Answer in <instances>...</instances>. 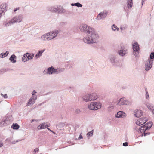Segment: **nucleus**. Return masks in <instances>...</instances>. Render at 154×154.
<instances>
[{
    "label": "nucleus",
    "mask_w": 154,
    "mask_h": 154,
    "mask_svg": "<svg viewBox=\"0 0 154 154\" xmlns=\"http://www.w3.org/2000/svg\"><path fill=\"white\" fill-rule=\"evenodd\" d=\"M79 29L81 32L87 34L83 38L85 43L90 44L97 42L99 36L94 29L87 25H84L80 26Z\"/></svg>",
    "instance_id": "f257e3e1"
},
{
    "label": "nucleus",
    "mask_w": 154,
    "mask_h": 154,
    "mask_svg": "<svg viewBox=\"0 0 154 154\" xmlns=\"http://www.w3.org/2000/svg\"><path fill=\"white\" fill-rule=\"evenodd\" d=\"M48 11L56 14H69L70 12L64 9L61 6L55 5L49 6L47 8Z\"/></svg>",
    "instance_id": "f03ea898"
},
{
    "label": "nucleus",
    "mask_w": 154,
    "mask_h": 154,
    "mask_svg": "<svg viewBox=\"0 0 154 154\" xmlns=\"http://www.w3.org/2000/svg\"><path fill=\"white\" fill-rule=\"evenodd\" d=\"M97 98V94L93 93L91 94H86L82 97L83 100L85 102H88L96 100Z\"/></svg>",
    "instance_id": "7ed1b4c3"
},
{
    "label": "nucleus",
    "mask_w": 154,
    "mask_h": 154,
    "mask_svg": "<svg viewBox=\"0 0 154 154\" xmlns=\"http://www.w3.org/2000/svg\"><path fill=\"white\" fill-rule=\"evenodd\" d=\"M101 104L99 102H92L88 105V108L90 110H96L100 109Z\"/></svg>",
    "instance_id": "20e7f679"
},
{
    "label": "nucleus",
    "mask_w": 154,
    "mask_h": 154,
    "mask_svg": "<svg viewBox=\"0 0 154 154\" xmlns=\"http://www.w3.org/2000/svg\"><path fill=\"white\" fill-rule=\"evenodd\" d=\"M110 61L113 65L117 66L119 65V60L115 55H110L109 56Z\"/></svg>",
    "instance_id": "39448f33"
},
{
    "label": "nucleus",
    "mask_w": 154,
    "mask_h": 154,
    "mask_svg": "<svg viewBox=\"0 0 154 154\" xmlns=\"http://www.w3.org/2000/svg\"><path fill=\"white\" fill-rule=\"evenodd\" d=\"M132 49L134 55L137 57L138 56L140 50L139 45L137 42H135L132 44Z\"/></svg>",
    "instance_id": "423d86ee"
},
{
    "label": "nucleus",
    "mask_w": 154,
    "mask_h": 154,
    "mask_svg": "<svg viewBox=\"0 0 154 154\" xmlns=\"http://www.w3.org/2000/svg\"><path fill=\"white\" fill-rule=\"evenodd\" d=\"M117 104L120 106L123 105H129L131 104V102L126 100L125 98L122 97L119 99Z\"/></svg>",
    "instance_id": "0eeeda50"
},
{
    "label": "nucleus",
    "mask_w": 154,
    "mask_h": 154,
    "mask_svg": "<svg viewBox=\"0 0 154 154\" xmlns=\"http://www.w3.org/2000/svg\"><path fill=\"white\" fill-rule=\"evenodd\" d=\"M23 18V15L20 14L13 17L11 20V23L14 24L15 23H20L21 22Z\"/></svg>",
    "instance_id": "6e6552de"
},
{
    "label": "nucleus",
    "mask_w": 154,
    "mask_h": 154,
    "mask_svg": "<svg viewBox=\"0 0 154 154\" xmlns=\"http://www.w3.org/2000/svg\"><path fill=\"white\" fill-rule=\"evenodd\" d=\"M153 60L148 59L145 64V70L146 71L149 70L152 66Z\"/></svg>",
    "instance_id": "1a4fd4ad"
},
{
    "label": "nucleus",
    "mask_w": 154,
    "mask_h": 154,
    "mask_svg": "<svg viewBox=\"0 0 154 154\" xmlns=\"http://www.w3.org/2000/svg\"><path fill=\"white\" fill-rule=\"evenodd\" d=\"M60 29L55 30L54 31L50 32H49L51 40L54 38L58 34L60 33Z\"/></svg>",
    "instance_id": "9d476101"
},
{
    "label": "nucleus",
    "mask_w": 154,
    "mask_h": 154,
    "mask_svg": "<svg viewBox=\"0 0 154 154\" xmlns=\"http://www.w3.org/2000/svg\"><path fill=\"white\" fill-rule=\"evenodd\" d=\"M1 10L0 11V18L2 16V13H4L7 9V5L5 3H2L0 6Z\"/></svg>",
    "instance_id": "9b49d317"
},
{
    "label": "nucleus",
    "mask_w": 154,
    "mask_h": 154,
    "mask_svg": "<svg viewBox=\"0 0 154 154\" xmlns=\"http://www.w3.org/2000/svg\"><path fill=\"white\" fill-rule=\"evenodd\" d=\"M49 32L44 34L41 37V39L42 41H49L51 40Z\"/></svg>",
    "instance_id": "f8f14e48"
},
{
    "label": "nucleus",
    "mask_w": 154,
    "mask_h": 154,
    "mask_svg": "<svg viewBox=\"0 0 154 154\" xmlns=\"http://www.w3.org/2000/svg\"><path fill=\"white\" fill-rule=\"evenodd\" d=\"M107 12H102L99 13L97 15L96 19L98 20H100L106 17L107 15Z\"/></svg>",
    "instance_id": "ddd939ff"
},
{
    "label": "nucleus",
    "mask_w": 154,
    "mask_h": 154,
    "mask_svg": "<svg viewBox=\"0 0 154 154\" xmlns=\"http://www.w3.org/2000/svg\"><path fill=\"white\" fill-rule=\"evenodd\" d=\"M47 70V73L49 75H52V74H56V69L54 68L52 66L48 68Z\"/></svg>",
    "instance_id": "4468645a"
},
{
    "label": "nucleus",
    "mask_w": 154,
    "mask_h": 154,
    "mask_svg": "<svg viewBox=\"0 0 154 154\" xmlns=\"http://www.w3.org/2000/svg\"><path fill=\"white\" fill-rule=\"evenodd\" d=\"M50 126L49 124L48 125L47 122H45L39 125L37 127L38 130L46 128Z\"/></svg>",
    "instance_id": "2eb2a0df"
},
{
    "label": "nucleus",
    "mask_w": 154,
    "mask_h": 154,
    "mask_svg": "<svg viewBox=\"0 0 154 154\" xmlns=\"http://www.w3.org/2000/svg\"><path fill=\"white\" fill-rule=\"evenodd\" d=\"M126 114L123 111H119L117 113V114L116 115V117L117 118H125L126 117Z\"/></svg>",
    "instance_id": "dca6fc26"
},
{
    "label": "nucleus",
    "mask_w": 154,
    "mask_h": 154,
    "mask_svg": "<svg viewBox=\"0 0 154 154\" xmlns=\"http://www.w3.org/2000/svg\"><path fill=\"white\" fill-rule=\"evenodd\" d=\"M127 50L125 48H121L120 50L118 51V54L122 57L124 56L126 54Z\"/></svg>",
    "instance_id": "f3484780"
},
{
    "label": "nucleus",
    "mask_w": 154,
    "mask_h": 154,
    "mask_svg": "<svg viewBox=\"0 0 154 154\" xmlns=\"http://www.w3.org/2000/svg\"><path fill=\"white\" fill-rule=\"evenodd\" d=\"M8 123V120L7 119H2L0 120V126L3 127L6 126Z\"/></svg>",
    "instance_id": "a211bd4d"
},
{
    "label": "nucleus",
    "mask_w": 154,
    "mask_h": 154,
    "mask_svg": "<svg viewBox=\"0 0 154 154\" xmlns=\"http://www.w3.org/2000/svg\"><path fill=\"white\" fill-rule=\"evenodd\" d=\"M134 115L137 117H139L142 115V112L140 110H137L134 111Z\"/></svg>",
    "instance_id": "6ab92c4d"
},
{
    "label": "nucleus",
    "mask_w": 154,
    "mask_h": 154,
    "mask_svg": "<svg viewBox=\"0 0 154 154\" xmlns=\"http://www.w3.org/2000/svg\"><path fill=\"white\" fill-rule=\"evenodd\" d=\"M148 130L147 128L146 127V125H144L140 127L137 131L139 133H142L143 132H145L146 130Z\"/></svg>",
    "instance_id": "aec40b11"
},
{
    "label": "nucleus",
    "mask_w": 154,
    "mask_h": 154,
    "mask_svg": "<svg viewBox=\"0 0 154 154\" xmlns=\"http://www.w3.org/2000/svg\"><path fill=\"white\" fill-rule=\"evenodd\" d=\"M17 57L14 54H12L10 57L9 59L11 62H12L13 63H14L16 62V59Z\"/></svg>",
    "instance_id": "412c9836"
},
{
    "label": "nucleus",
    "mask_w": 154,
    "mask_h": 154,
    "mask_svg": "<svg viewBox=\"0 0 154 154\" xmlns=\"http://www.w3.org/2000/svg\"><path fill=\"white\" fill-rule=\"evenodd\" d=\"M44 51V50L39 51H38V53L35 55V57L37 59L38 58H39L40 57V56H42V53Z\"/></svg>",
    "instance_id": "4be33fe9"
},
{
    "label": "nucleus",
    "mask_w": 154,
    "mask_h": 154,
    "mask_svg": "<svg viewBox=\"0 0 154 154\" xmlns=\"http://www.w3.org/2000/svg\"><path fill=\"white\" fill-rule=\"evenodd\" d=\"M65 70L64 68H58L56 69V74H59L63 72Z\"/></svg>",
    "instance_id": "5701e85b"
},
{
    "label": "nucleus",
    "mask_w": 154,
    "mask_h": 154,
    "mask_svg": "<svg viewBox=\"0 0 154 154\" xmlns=\"http://www.w3.org/2000/svg\"><path fill=\"white\" fill-rule=\"evenodd\" d=\"M26 54L27 55V57L28 60L29 59H32L34 56L33 54H30L28 53H26Z\"/></svg>",
    "instance_id": "b1692460"
},
{
    "label": "nucleus",
    "mask_w": 154,
    "mask_h": 154,
    "mask_svg": "<svg viewBox=\"0 0 154 154\" xmlns=\"http://www.w3.org/2000/svg\"><path fill=\"white\" fill-rule=\"evenodd\" d=\"M145 125H146V127L147 128L148 130L150 129L152 125V122H149Z\"/></svg>",
    "instance_id": "393cba45"
},
{
    "label": "nucleus",
    "mask_w": 154,
    "mask_h": 154,
    "mask_svg": "<svg viewBox=\"0 0 154 154\" xmlns=\"http://www.w3.org/2000/svg\"><path fill=\"white\" fill-rule=\"evenodd\" d=\"M71 5L72 6H75L78 7H82V5L79 2L72 3Z\"/></svg>",
    "instance_id": "a878e982"
},
{
    "label": "nucleus",
    "mask_w": 154,
    "mask_h": 154,
    "mask_svg": "<svg viewBox=\"0 0 154 154\" xmlns=\"http://www.w3.org/2000/svg\"><path fill=\"white\" fill-rule=\"evenodd\" d=\"M11 127L14 129H18L19 128V125L17 124H13L12 126Z\"/></svg>",
    "instance_id": "bb28decb"
},
{
    "label": "nucleus",
    "mask_w": 154,
    "mask_h": 154,
    "mask_svg": "<svg viewBox=\"0 0 154 154\" xmlns=\"http://www.w3.org/2000/svg\"><path fill=\"white\" fill-rule=\"evenodd\" d=\"M140 121H142V125L146 123L147 121V118L146 117L142 118L139 119Z\"/></svg>",
    "instance_id": "cd10ccee"
},
{
    "label": "nucleus",
    "mask_w": 154,
    "mask_h": 154,
    "mask_svg": "<svg viewBox=\"0 0 154 154\" xmlns=\"http://www.w3.org/2000/svg\"><path fill=\"white\" fill-rule=\"evenodd\" d=\"M35 102V101L32 99L31 98H30L29 100V101L27 103V106H28L29 105H32Z\"/></svg>",
    "instance_id": "c85d7f7f"
},
{
    "label": "nucleus",
    "mask_w": 154,
    "mask_h": 154,
    "mask_svg": "<svg viewBox=\"0 0 154 154\" xmlns=\"http://www.w3.org/2000/svg\"><path fill=\"white\" fill-rule=\"evenodd\" d=\"M28 60V59L27 58V55L26 54H24L22 58V61L23 62H25Z\"/></svg>",
    "instance_id": "c756f323"
},
{
    "label": "nucleus",
    "mask_w": 154,
    "mask_h": 154,
    "mask_svg": "<svg viewBox=\"0 0 154 154\" xmlns=\"http://www.w3.org/2000/svg\"><path fill=\"white\" fill-rule=\"evenodd\" d=\"M133 4L132 0H128L127 2V6L128 8H131Z\"/></svg>",
    "instance_id": "7c9ffc66"
},
{
    "label": "nucleus",
    "mask_w": 154,
    "mask_h": 154,
    "mask_svg": "<svg viewBox=\"0 0 154 154\" xmlns=\"http://www.w3.org/2000/svg\"><path fill=\"white\" fill-rule=\"evenodd\" d=\"M11 20L8 21V23H6L4 25V26L5 27H8L10 26L11 25L13 24L12 23H11Z\"/></svg>",
    "instance_id": "2f4dec72"
},
{
    "label": "nucleus",
    "mask_w": 154,
    "mask_h": 154,
    "mask_svg": "<svg viewBox=\"0 0 154 154\" xmlns=\"http://www.w3.org/2000/svg\"><path fill=\"white\" fill-rule=\"evenodd\" d=\"M142 121H140V120L139 119V120H137L136 122V124L140 126L142 125Z\"/></svg>",
    "instance_id": "473e14b6"
},
{
    "label": "nucleus",
    "mask_w": 154,
    "mask_h": 154,
    "mask_svg": "<svg viewBox=\"0 0 154 154\" xmlns=\"http://www.w3.org/2000/svg\"><path fill=\"white\" fill-rule=\"evenodd\" d=\"M93 133V130H92L89 132H88L87 134L88 137L92 136Z\"/></svg>",
    "instance_id": "72a5a7b5"
},
{
    "label": "nucleus",
    "mask_w": 154,
    "mask_h": 154,
    "mask_svg": "<svg viewBox=\"0 0 154 154\" xmlns=\"http://www.w3.org/2000/svg\"><path fill=\"white\" fill-rule=\"evenodd\" d=\"M67 24V23L66 22H60L59 24V26H60L63 27L66 25Z\"/></svg>",
    "instance_id": "f704fd0d"
},
{
    "label": "nucleus",
    "mask_w": 154,
    "mask_h": 154,
    "mask_svg": "<svg viewBox=\"0 0 154 154\" xmlns=\"http://www.w3.org/2000/svg\"><path fill=\"white\" fill-rule=\"evenodd\" d=\"M154 58V52H152L150 55V59L151 60Z\"/></svg>",
    "instance_id": "c9c22d12"
},
{
    "label": "nucleus",
    "mask_w": 154,
    "mask_h": 154,
    "mask_svg": "<svg viewBox=\"0 0 154 154\" xmlns=\"http://www.w3.org/2000/svg\"><path fill=\"white\" fill-rule=\"evenodd\" d=\"M117 28V26L115 24H114L112 25V29L113 31H115Z\"/></svg>",
    "instance_id": "e433bc0d"
},
{
    "label": "nucleus",
    "mask_w": 154,
    "mask_h": 154,
    "mask_svg": "<svg viewBox=\"0 0 154 154\" xmlns=\"http://www.w3.org/2000/svg\"><path fill=\"white\" fill-rule=\"evenodd\" d=\"M37 96L36 95H32V96L31 97L32 99L35 101V100L37 99Z\"/></svg>",
    "instance_id": "4c0bfd02"
},
{
    "label": "nucleus",
    "mask_w": 154,
    "mask_h": 154,
    "mask_svg": "<svg viewBox=\"0 0 154 154\" xmlns=\"http://www.w3.org/2000/svg\"><path fill=\"white\" fill-rule=\"evenodd\" d=\"M114 109V106H109L108 107V110L109 111H111Z\"/></svg>",
    "instance_id": "58836bf2"
},
{
    "label": "nucleus",
    "mask_w": 154,
    "mask_h": 154,
    "mask_svg": "<svg viewBox=\"0 0 154 154\" xmlns=\"http://www.w3.org/2000/svg\"><path fill=\"white\" fill-rule=\"evenodd\" d=\"M3 53L5 57L8 55L9 52L8 51H6L5 53Z\"/></svg>",
    "instance_id": "ea45409f"
},
{
    "label": "nucleus",
    "mask_w": 154,
    "mask_h": 154,
    "mask_svg": "<svg viewBox=\"0 0 154 154\" xmlns=\"http://www.w3.org/2000/svg\"><path fill=\"white\" fill-rule=\"evenodd\" d=\"M80 112L79 109H77L75 111V113L76 114H79Z\"/></svg>",
    "instance_id": "a19ab883"
},
{
    "label": "nucleus",
    "mask_w": 154,
    "mask_h": 154,
    "mask_svg": "<svg viewBox=\"0 0 154 154\" xmlns=\"http://www.w3.org/2000/svg\"><path fill=\"white\" fill-rule=\"evenodd\" d=\"M1 95L3 97L5 98H8V96L6 94H2L1 93Z\"/></svg>",
    "instance_id": "79ce46f5"
},
{
    "label": "nucleus",
    "mask_w": 154,
    "mask_h": 154,
    "mask_svg": "<svg viewBox=\"0 0 154 154\" xmlns=\"http://www.w3.org/2000/svg\"><path fill=\"white\" fill-rule=\"evenodd\" d=\"M39 150L38 148H35V149H34V150L33 152H34V153H36V152H37L38 151H39Z\"/></svg>",
    "instance_id": "37998d69"
},
{
    "label": "nucleus",
    "mask_w": 154,
    "mask_h": 154,
    "mask_svg": "<svg viewBox=\"0 0 154 154\" xmlns=\"http://www.w3.org/2000/svg\"><path fill=\"white\" fill-rule=\"evenodd\" d=\"M123 145L125 146H128V143L127 142L124 143H123Z\"/></svg>",
    "instance_id": "c03bdc74"
},
{
    "label": "nucleus",
    "mask_w": 154,
    "mask_h": 154,
    "mask_svg": "<svg viewBox=\"0 0 154 154\" xmlns=\"http://www.w3.org/2000/svg\"><path fill=\"white\" fill-rule=\"evenodd\" d=\"M0 57L1 58H4L5 57L4 56V55L3 53L0 54Z\"/></svg>",
    "instance_id": "a18cd8bd"
},
{
    "label": "nucleus",
    "mask_w": 154,
    "mask_h": 154,
    "mask_svg": "<svg viewBox=\"0 0 154 154\" xmlns=\"http://www.w3.org/2000/svg\"><path fill=\"white\" fill-rule=\"evenodd\" d=\"M21 140H17L16 141H13L12 142V143L13 144H15V143H16V142H17L20 141Z\"/></svg>",
    "instance_id": "49530a36"
},
{
    "label": "nucleus",
    "mask_w": 154,
    "mask_h": 154,
    "mask_svg": "<svg viewBox=\"0 0 154 154\" xmlns=\"http://www.w3.org/2000/svg\"><path fill=\"white\" fill-rule=\"evenodd\" d=\"M36 92L35 91V90H33V91L32 92V95H34V94L36 93Z\"/></svg>",
    "instance_id": "de8ad7c7"
},
{
    "label": "nucleus",
    "mask_w": 154,
    "mask_h": 154,
    "mask_svg": "<svg viewBox=\"0 0 154 154\" xmlns=\"http://www.w3.org/2000/svg\"><path fill=\"white\" fill-rule=\"evenodd\" d=\"M148 108L150 110H151L152 111V110L153 109V107L151 106H149Z\"/></svg>",
    "instance_id": "09e8293b"
},
{
    "label": "nucleus",
    "mask_w": 154,
    "mask_h": 154,
    "mask_svg": "<svg viewBox=\"0 0 154 154\" xmlns=\"http://www.w3.org/2000/svg\"><path fill=\"white\" fill-rule=\"evenodd\" d=\"M35 121H38L35 119H33L31 120V123L32 122H33Z\"/></svg>",
    "instance_id": "8fccbe9b"
},
{
    "label": "nucleus",
    "mask_w": 154,
    "mask_h": 154,
    "mask_svg": "<svg viewBox=\"0 0 154 154\" xmlns=\"http://www.w3.org/2000/svg\"><path fill=\"white\" fill-rule=\"evenodd\" d=\"M120 29L122 31L124 30L125 29V27H120Z\"/></svg>",
    "instance_id": "3c124183"
},
{
    "label": "nucleus",
    "mask_w": 154,
    "mask_h": 154,
    "mask_svg": "<svg viewBox=\"0 0 154 154\" xmlns=\"http://www.w3.org/2000/svg\"><path fill=\"white\" fill-rule=\"evenodd\" d=\"M150 134L149 133H145V132H144V136L147 135L148 134Z\"/></svg>",
    "instance_id": "603ef678"
},
{
    "label": "nucleus",
    "mask_w": 154,
    "mask_h": 154,
    "mask_svg": "<svg viewBox=\"0 0 154 154\" xmlns=\"http://www.w3.org/2000/svg\"><path fill=\"white\" fill-rule=\"evenodd\" d=\"M82 138H83L82 136V135H80L78 139L79 140H80V139H82Z\"/></svg>",
    "instance_id": "864d4df0"
},
{
    "label": "nucleus",
    "mask_w": 154,
    "mask_h": 154,
    "mask_svg": "<svg viewBox=\"0 0 154 154\" xmlns=\"http://www.w3.org/2000/svg\"><path fill=\"white\" fill-rule=\"evenodd\" d=\"M3 146V143L1 141H0V147H2Z\"/></svg>",
    "instance_id": "5fc2aeb1"
},
{
    "label": "nucleus",
    "mask_w": 154,
    "mask_h": 154,
    "mask_svg": "<svg viewBox=\"0 0 154 154\" xmlns=\"http://www.w3.org/2000/svg\"><path fill=\"white\" fill-rule=\"evenodd\" d=\"M146 98L147 99H148L149 98V95H148L147 96H146Z\"/></svg>",
    "instance_id": "6e6d98bb"
},
{
    "label": "nucleus",
    "mask_w": 154,
    "mask_h": 154,
    "mask_svg": "<svg viewBox=\"0 0 154 154\" xmlns=\"http://www.w3.org/2000/svg\"><path fill=\"white\" fill-rule=\"evenodd\" d=\"M18 9L17 8H16L14 9V11L15 12Z\"/></svg>",
    "instance_id": "4d7b16f0"
},
{
    "label": "nucleus",
    "mask_w": 154,
    "mask_h": 154,
    "mask_svg": "<svg viewBox=\"0 0 154 154\" xmlns=\"http://www.w3.org/2000/svg\"><path fill=\"white\" fill-rule=\"evenodd\" d=\"M43 103H40V104H39L38 105V106H41V105H42V104Z\"/></svg>",
    "instance_id": "13d9d810"
},
{
    "label": "nucleus",
    "mask_w": 154,
    "mask_h": 154,
    "mask_svg": "<svg viewBox=\"0 0 154 154\" xmlns=\"http://www.w3.org/2000/svg\"><path fill=\"white\" fill-rule=\"evenodd\" d=\"M152 112L153 114H154V108L153 109V110H152Z\"/></svg>",
    "instance_id": "bf43d9fd"
},
{
    "label": "nucleus",
    "mask_w": 154,
    "mask_h": 154,
    "mask_svg": "<svg viewBox=\"0 0 154 154\" xmlns=\"http://www.w3.org/2000/svg\"><path fill=\"white\" fill-rule=\"evenodd\" d=\"M117 29V31H119V28L117 27V29Z\"/></svg>",
    "instance_id": "052dcab7"
},
{
    "label": "nucleus",
    "mask_w": 154,
    "mask_h": 154,
    "mask_svg": "<svg viewBox=\"0 0 154 154\" xmlns=\"http://www.w3.org/2000/svg\"><path fill=\"white\" fill-rule=\"evenodd\" d=\"M50 131L53 132V133H54V132H53L51 130H50Z\"/></svg>",
    "instance_id": "680f3d73"
},
{
    "label": "nucleus",
    "mask_w": 154,
    "mask_h": 154,
    "mask_svg": "<svg viewBox=\"0 0 154 154\" xmlns=\"http://www.w3.org/2000/svg\"><path fill=\"white\" fill-rule=\"evenodd\" d=\"M47 129H48V130H49V131H50V130H51L50 129V128H47Z\"/></svg>",
    "instance_id": "e2e57ef3"
},
{
    "label": "nucleus",
    "mask_w": 154,
    "mask_h": 154,
    "mask_svg": "<svg viewBox=\"0 0 154 154\" xmlns=\"http://www.w3.org/2000/svg\"><path fill=\"white\" fill-rule=\"evenodd\" d=\"M61 125H64V124L63 123H61Z\"/></svg>",
    "instance_id": "0e129e2a"
},
{
    "label": "nucleus",
    "mask_w": 154,
    "mask_h": 154,
    "mask_svg": "<svg viewBox=\"0 0 154 154\" xmlns=\"http://www.w3.org/2000/svg\"><path fill=\"white\" fill-rule=\"evenodd\" d=\"M2 70H0V73L2 72Z\"/></svg>",
    "instance_id": "69168bd1"
},
{
    "label": "nucleus",
    "mask_w": 154,
    "mask_h": 154,
    "mask_svg": "<svg viewBox=\"0 0 154 154\" xmlns=\"http://www.w3.org/2000/svg\"><path fill=\"white\" fill-rule=\"evenodd\" d=\"M146 93L147 94H148V92H147L146 91Z\"/></svg>",
    "instance_id": "338daca9"
}]
</instances>
